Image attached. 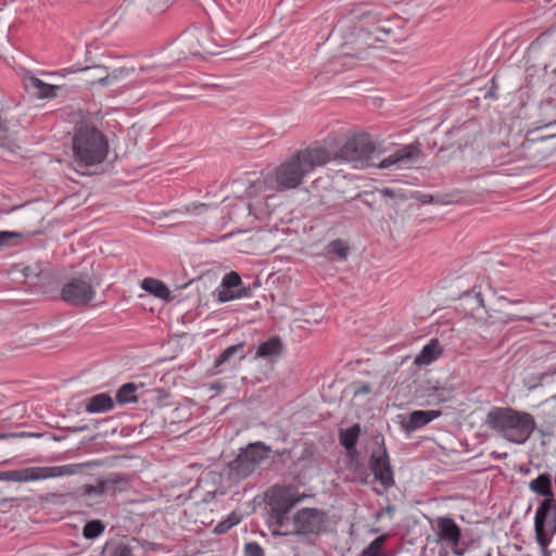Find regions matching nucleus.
Returning a JSON list of instances; mask_svg holds the SVG:
<instances>
[{"label": "nucleus", "instance_id": "obj_1", "mask_svg": "<svg viewBox=\"0 0 556 556\" xmlns=\"http://www.w3.org/2000/svg\"><path fill=\"white\" fill-rule=\"evenodd\" d=\"M327 149L333 154L330 162L350 163L353 167L377 166L381 169L390 167H395L396 169L412 168L418 163L421 153L419 143H410L397 149L394 153L376 164L374 162L376 147L367 134H358L351 137L337 151Z\"/></svg>", "mask_w": 556, "mask_h": 556}, {"label": "nucleus", "instance_id": "obj_2", "mask_svg": "<svg viewBox=\"0 0 556 556\" xmlns=\"http://www.w3.org/2000/svg\"><path fill=\"white\" fill-rule=\"evenodd\" d=\"M333 154L324 146H309L286 159L268 175L277 191L298 188L316 167L330 162Z\"/></svg>", "mask_w": 556, "mask_h": 556}, {"label": "nucleus", "instance_id": "obj_3", "mask_svg": "<svg viewBox=\"0 0 556 556\" xmlns=\"http://www.w3.org/2000/svg\"><path fill=\"white\" fill-rule=\"evenodd\" d=\"M485 424L490 429L516 444L525 443L536 426L531 414L509 407L492 408L486 415Z\"/></svg>", "mask_w": 556, "mask_h": 556}, {"label": "nucleus", "instance_id": "obj_4", "mask_svg": "<svg viewBox=\"0 0 556 556\" xmlns=\"http://www.w3.org/2000/svg\"><path fill=\"white\" fill-rule=\"evenodd\" d=\"M73 162L78 167H89L102 163L109 152L105 136L93 125L76 127L72 138Z\"/></svg>", "mask_w": 556, "mask_h": 556}, {"label": "nucleus", "instance_id": "obj_5", "mask_svg": "<svg viewBox=\"0 0 556 556\" xmlns=\"http://www.w3.org/2000/svg\"><path fill=\"white\" fill-rule=\"evenodd\" d=\"M84 467L81 464H68L47 467H25L15 470L0 471L1 481L29 482L51 478L74 476Z\"/></svg>", "mask_w": 556, "mask_h": 556}, {"label": "nucleus", "instance_id": "obj_6", "mask_svg": "<svg viewBox=\"0 0 556 556\" xmlns=\"http://www.w3.org/2000/svg\"><path fill=\"white\" fill-rule=\"evenodd\" d=\"M268 456L269 448L264 443H250L229 463V473L235 480L245 479L254 473Z\"/></svg>", "mask_w": 556, "mask_h": 556}, {"label": "nucleus", "instance_id": "obj_7", "mask_svg": "<svg viewBox=\"0 0 556 556\" xmlns=\"http://www.w3.org/2000/svg\"><path fill=\"white\" fill-rule=\"evenodd\" d=\"M534 532L535 540L545 555L556 533V506L553 505L552 498L543 500L538 507L534 516Z\"/></svg>", "mask_w": 556, "mask_h": 556}, {"label": "nucleus", "instance_id": "obj_8", "mask_svg": "<svg viewBox=\"0 0 556 556\" xmlns=\"http://www.w3.org/2000/svg\"><path fill=\"white\" fill-rule=\"evenodd\" d=\"M96 291L87 278H73L64 283L61 298L73 305H84L93 300Z\"/></svg>", "mask_w": 556, "mask_h": 556}, {"label": "nucleus", "instance_id": "obj_9", "mask_svg": "<svg viewBox=\"0 0 556 556\" xmlns=\"http://www.w3.org/2000/svg\"><path fill=\"white\" fill-rule=\"evenodd\" d=\"M435 542L455 549L462 539V530L451 517H438L433 528Z\"/></svg>", "mask_w": 556, "mask_h": 556}, {"label": "nucleus", "instance_id": "obj_10", "mask_svg": "<svg viewBox=\"0 0 556 556\" xmlns=\"http://www.w3.org/2000/svg\"><path fill=\"white\" fill-rule=\"evenodd\" d=\"M303 497L304 495H299L291 486H274L268 496V504L271 511L288 514Z\"/></svg>", "mask_w": 556, "mask_h": 556}, {"label": "nucleus", "instance_id": "obj_11", "mask_svg": "<svg viewBox=\"0 0 556 556\" xmlns=\"http://www.w3.org/2000/svg\"><path fill=\"white\" fill-rule=\"evenodd\" d=\"M207 39V31L202 29H193L184 33L176 43L178 50L177 60L188 59L189 56L201 55V40Z\"/></svg>", "mask_w": 556, "mask_h": 556}, {"label": "nucleus", "instance_id": "obj_12", "mask_svg": "<svg viewBox=\"0 0 556 556\" xmlns=\"http://www.w3.org/2000/svg\"><path fill=\"white\" fill-rule=\"evenodd\" d=\"M321 513L316 508H303L293 516V530L295 534H311L320 529Z\"/></svg>", "mask_w": 556, "mask_h": 556}, {"label": "nucleus", "instance_id": "obj_13", "mask_svg": "<svg viewBox=\"0 0 556 556\" xmlns=\"http://www.w3.org/2000/svg\"><path fill=\"white\" fill-rule=\"evenodd\" d=\"M370 469L377 480L389 489L394 484L393 472L390 466L389 455L386 448H378L370 457Z\"/></svg>", "mask_w": 556, "mask_h": 556}, {"label": "nucleus", "instance_id": "obj_14", "mask_svg": "<svg viewBox=\"0 0 556 556\" xmlns=\"http://www.w3.org/2000/svg\"><path fill=\"white\" fill-rule=\"evenodd\" d=\"M23 83L25 88L38 98H54L56 97V90L60 88L56 85L47 84L30 74L24 76Z\"/></svg>", "mask_w": 556, "mask_h": 556}, {"label": "nucleus", "instance_id": "obj_15", "mask_svg": "<svg viewBox=\"0 0 556 556\" xmlns=\"http://www.w3.org/2000/svg\"><path fill=\"white\" fill-rule=\"evenodd\" d=\"M439 416H441L440 410H414L409 414L408 420L402 424V428L406 433H410L428 425Z\"/></svg>", "mask_w": 556, "mask_h": 556}, {"label": "nucleus", "instance_id": "obj_16", "mask_svg": "<svg viewBox=\"0 0 556 556\" xmlns=\"http://www.w3.org/2000/svg\"><path fill=\"white\" fill-rule=\"evenodd\" d=\"M442 354V349L437 339L430 340L428 344H426L420 353L415 358V364L418 366L429 365L434 362Z\"/></svg>", "mask_w": 556, "mask_h": 556}, {"label": "nucleus", "instance_id": "obj_17", "mask_svg": "<svg viewBox=\"0 0 556 556\" xmlns=\"http://www.w3.org/2000/svg\"><path fill=\"white\" fill-rule=\"evenodd\" d=\"M244 344L239 343L235 345L228 346L215 361L214 367H213V374L218 375L224 371L223 366L226 364H232L235 365L236 362V355L239 352H242Z\"/></svg>", "mask_w": 556, "mask_h": 556}, {"label": "nucleus", "instance_id": "obj_18", "mask_svg": "<svg viewBox=\"0 0 556 556\" xmlns=\"http://www.w3.org/2000/svg\"><path fill=\"white\" fill-rule=\"evenodd\" d=\"M109 495H114L117 492H123L129 486V478L126 475L118 472H111L102 479Z\"/></svg>", "mask_w": 556, "mask_h": 556}, {"label": "nucleus", "instance_id": "obj_19", "mask_svg": "<svg viewBox=\"0 0 556 556\" xmlns=\"http://www.w3.org/2000/svg\"><path fill=\"white\" fill-rule=\"evenodd\" d=\"M114 406L112 397L106 393L91 396L86 404V412L90 414L104 413Z\"/></svg>", "mask_w": 556, "mask_h": 556}, {"label": "nucleus", "instance_id": "obj_20", "mask_svg": "<svg viewBox=\"0 0 556 556\" xmlns=\"http://www.w3.org/2000/svg\"><path fill=\"white\" fill-rule=\"evenodd\" d=\"M141 288L161 300H169L170 291L164 282L155 278H144Z\"/></svg>", "mask_w": 556, "mask_h": 556}, {"label": "nucleus", "instance_id": "obj_21", "mask_svg": "<svg viewBox=\"0 0 556 556\" xmlns=\"http://www.w3.org/2000/svg\"><path fill=\"white\" fill-rule=\"evenodd\" d=\"M214 294L217 298V301L219 303L229 302L232 300L243 299L250 295V289L249 287H242L238 290L236 289H224L223 286L219 285V287L216 289Z\"/></svg>", "mask_w": 556, "mask_h": 556}, {"label": "nucleus", "instance_id": "obj_22", "mask_svg": "<svg viewBox=\"0 0 556 556\" xmlns=\"http://www.w3.org/2000/svg\"><path fill=\"white\" fill-rule=\"evenodd\" d=\"M282 351V343L279 338H271L262 343L257 351L256 356L258 357H270L278 356Z\"/></svg>", "mask_w": 556, "mask_h": 556}, {"label": "nucleus", "instance_id": "obj_23", "mask_svg": "<svg viewBox=\"0 0 556 556\" xmlns=\"http://www.w3.org/2000/svg\"><path fill=\"white\" fill-rule=\"evenodd\" d=\"M529 488L532 492L546 496V498L553 500L551 479L547 475H540L538 478L530 482Z\"/></svg>", "mask_w": 556, "mask_h": 556}, {"label": "nucleus", "instance_id": "obj_24", "mask_svg": "<svg viewBox=\"0 0 556 556\" xmlns=\"http://www.w3.org/2000/svg\"><path fill=\"white\" fill-rule=\"evenodd\" d=\"M364 34L362 31H358L355 36V41L354 43L357 46L356 48V52L355 53H352L350 51H346L343 53V56L344 58H356L358 60H366L367 56H368V49H371L372 46L371 43H368V42H363L364 40Z\"/></svg>", "mask_w": 556, "mask_h": 556}, {"label": "nucleus", "instance_id": "obj_25", "mask_svg": "<svg viewBox=\"0 0 556 556\" xmlns=\"http://www.w3.org/2000/svg\"><path fill=\"white\" fill-rule=\"evenodd\" d=\"M136 391L137 386L135 383L129 382L123 384L116 393L117 403L126 404L137 402Z\"/></svg>", "mask_w": 556, "mask_h": 556}, {"label": "nucleus", "instance_id": "obj_26", "mask_svg": "<svg viewBox=\"0 0 556 556\" xmlns=\"http://www.w3.org/2000/svg\"><path fill=\"white\" fill-rule=\"evenodd\" d=\"M287 515L288 514H286V513H277V511L270 510V525L275 526V528H273V530H271L273 535L279 536V535H288V534L292 533V530L291 531H288V530L281 531L280 530V528L285 527L288 522Z\"/></svg>", "mask_w": 556, "mask_h": 556}, {"label": "nucleus", "instance_id": "obj_27", "mask_svg": "<svg viewBox=\"0 0 556 556\" xmlns=\"http://www.w3.org/2000/svg\"><path fill=\"white\" fill-rule=\"evenodd\" d=\"M148 4H165V2H128L125 11L131 15H137L140 20H146L149 17L147 11L150 10V7Z\"/></svg>", "mask_w": 556, "mask_h": 556}, {"label": "nucleus", "instance_id": "obj_28", "mask_svg": "<svg viewBox=\"0 0 556 556\" xmlns=\"http://www.w3.org/2000/svg\"><path fill=\"white\" fill-rule=\"evenodd\" d=\"M14 125L0 117V147L10 148L14 138Z\"/></svg>", "mask_w": 556, "mask_h": 556}, {"label": "nucleus", "instance_id": "obj_29", "mask_svg": "<svg viewBox=\"0 0 556 556\" xmlns=\"http://www.w3.org/2000/svg\"><path fill=\"white\" fill-rule=\"evenodd\" d=\"M359 425L356 424L352 426L351 428L340 433V443L348 450L354 447L359 435Z\"/></svg>", "mask_w": 556, "mask_h": 556}, {"label": "nucleus", "instance_id": "obj_30", "mask_svg": "<svg viewBox=\"0 0 556 556\" xmlns=\"http://www.w3.org/2000/svg\"><path fill=\"white\" fill-rule=\"evenodd\" d=\"M109 495L105 484L102 479L98 480L97 484H88L84 488V496L88 498H98Z\"/></svg>", "mask_w": 556, "mask_h": 556}, {"label": "nucleus", "instance_id": "obj_31", "mask_svg": "<svg viewBox=\"0 0 556 556\" xmlns=\"http://www.w3.org/2000/svg\"><path fill=\"white\" fill-rule=\"evenodd\" d=\"M24 237L23 232L18 231H0V249L16 245L17 242Z\"/></svg>", "mask_w": 556, "mask_h": 556}, {"label": "nucleus", "instance_id": "obj_32", "mask_svg": "<svg viewBox=\"0 0 556 556\" xmlns=\"http://www.w3.org/2000/svg\"><path fill=\"white\" fill-rule=\"evenodd\" d=\"M104 529L105 527L100 520H92L85 525L83 534L86 539L92 540L102 534Z\"/></svg>", "mask_w": 556, "mask_h": 556}, {"label": "nucleus", "instance_id": "obj_33", "mask_svg": "<svg viewBox=\"0 0 556 556\" xmlns=\"http://www.w3.org/2000/svg\"><path fill=\"white\" fill-rule=\"evenodd\" d=\"M83 73L88 74L89 72L94 73V75L90 76V78L97 79V81L101 85H109L111 81L115 79V77H111L110 75H104L105 68L96 66L92 68L86 67L81 70ZM91 83H94L96 80H90Z\"/></svg>", "mask_w": 556, "mask_h": 556}, {"label": "nucleus", "instance_id": "obj_34", "mask_svg": "<svg viewBox=\"0 0 556 556\" xmlns=\"http://www.w3.org/2000/svg\"><path fill=\"white\" fill-rule=\"evenodd\" d=\"M386 535L376 538L361 554V556H383L382 546L386 541Z\"/></svg>", "mask_w": 556, "mask_h": 556}, {"label": "nucleus", "instance_id": "obj_35", "mask_svg": "<svg viewBox=\"0 0 556 556\" xmlns=\"http://www.w3.org/2000/svg\"><path fill=\"white\" fill-rule=\"evenodd\" d=\"M220 286H223L224 289H240L242 288V280L241 277L237 271H230L226 274L220 282Z\"/></svg>", "mask_w": 556, "mask_h": 556}, {"label": "nucleus", "instance_id": "obj_36", "mask_svg": "<svg viewBox=\"0 0 556 556\" xmlns=\"http://www.w3.org/2000/svg\"><path fill=\"white\" fill-rule=\"evenodd\" d=\"M328 253L337 255L339 260H345L349 253V248L342 240H334L329 243Z\"/></svg>", "mask_w": 556, "mask_h": 556}, {"label": "nucleus", "instance_id": "obj_37", "mask_svg": "<svg viewBox=\"0 0 556 556\" xmlns=\"http://www.w3.org/2000/svg\"><path fill=\"white\" fill-rule=\"evenodd\" d=\"M205 54H210V55L219 54V51L217 50V46L213 42V39L211 38L208 33H207V39L201 40V55L204 56Z\"/></svg>", "mask_w": 556, "mask_h": 556}, {"label": "nucleus", "instance_id": "obj_38", "mask_svg": "<svg viewBox=\"0 0 556 556\" xmlns=\"http://www.w3.org/2000/svg\"><path fill=\"white\" fill-rule=\"evenodd\" d=\"M245 556H265L264 549L256 542H249L244 545Z\"/></svg>", "mask_w": 556, "mask_h": 556}, {"label": "nucleus", "instance_id": "obj_39", "mask_svg": "<svg viewBox=\"0 0 556 556\" xmlns=\"http://www.w3.org/2000/svg\"><path fill=\"white\" fill-rule=\"evenodd\" d=\"M148 7H150V10L147 11L149 16L160 15L168 9V5L166 3L165 4H148Z\"/></svg>", "mask_w": 556, "mask_h": 556}, {"label": "nucleus", "instance_id": "obj_40", "mask_svg": "<svg viewBox=\"0 0 556 556\" xmlns=\"http://www.w3.org/2000/svg\"><path fill=\"white\" fill-rule=\"evenodd\" d=\"M112 556H132V551L125 544H118L114 548Z\"/></svg>", "mask_w": 556, "mask_h": 556}, {"label": "nucleus", "instance_id": "obj_41", "mask_svg": "<svg viewBox=\"0 0 556 556\" xmlns=\"http://www.w3.org/2000/svg\"><path fill=\"white\" fill-rule=\"evenodd\" d=\"M43 269L40 268L39 265H35V266H27L25 269H24V275L25 277L27 278H30V277H38L40 275L43 274Z\"/></svg>", "mask_w": 556, "mask_h": 556}, {"label": "nucleus", "instance_id": "obj_42", "mask_svg": "<svg viewBox=\"0 0 556 556\" xmlns=\"http://www.w3.org/2000/svg\"><path fill=\"white\" fill-rule=\"evenodd\" d=\"M230 529H231L230 525L225 519L215 526L214 532L217 534H223V533H226Z\"/></svg>", "mask_w": 556, "mask_h": 556}, {"label": "nucleus", "instance_id": "obj_43", "mask_svg": "<svg viewBox=\"0 0 556 556\" xmlns=\"http://www.w3.org/2000/svg\"><path fill=\"white\" fill-rule=\"evenodd\" d=\"M466 299L473 301L476 303V308L484 306L483 298L480 293H475V295H472V296L467 294ZM472 309H475V307H472Z\"/></svg>", "mask_w": 556, "mask_h": 556}, {"label": "nucleus", "instance_id": "obj_44", "mask_svg": "<svg viewBox=\"0 0 556 556\" xmlns=\"http://www.w3.org/2000/svg\"><path fill=\"white\" fill-rule=\"evenodd\" d=\"M371 390L370 386L368 383H363L358 387H355L354 389V395H361V394H366V393H369Z\"/></svg>", "mask_w": 556, "mask_h": 556}, {"label": "nucleus", "instance_id": "obj_45", "mask_svg": "<svg viewBox=\"0 0 556 556\" xmlns=\"http://www.w3.org/2000/svg\"><path fill=\"white\" fill-rule=\"evenodd\" d=\"M226 521L230 525L232 528L233 526L238 525L241 521V516L237 513H231L227 518Z\"/></svg>", "mask_w": 556, "mask_h": 556}, {"label": "nucleus", "instance_id": "obj_46", "mask_svg": "<svg viewBox=\"0 0 556 556\" xmlns=\"http://www.w3.org/2000/svg\"><path fill=\"white\" fill-rule=\"evenodd\" d=\"M378 193L383 198H394L395 197V192L390 188L380 189V190H378Z\"/></svg>", "mask_w": 556, "mask_h": 556}, {"label": "nucleus", "instance_id": "obj_47", "mask_svg": "<svg viewBox=\"0 0 556 556\" xmlns=\"http://www.w3.org/2000/svg\"><path fill=\"white\" fill-rule=\"evenodd\" d=\"M250 188L251 189L256 188L258 191H261L264 188V182L261 180H257Z\"/></svg>", "mask_w": 556, "mask_h": 556}, {"label": "nucleus", "instance_id": "obj_48", "mask_svg": "<svg viewBox=\"0 0 556 556\" xmlns=\"http://www.w3.org/2000/svg\"><path fill=\"white\" fill-rule=\"evenodd\" d=\"M87 429V426H81L79 428H76L75 431H84Z\"/></svg>", "mask_w": 556, "mask_h": 556}, {"label": "nucleus", "instance_id": "obj_49", "mask_svg": "<svg viewBox=\"0 0 556 556\" xmlns=\"http://www.w3.org/2000/svg\"><path fill=\"white\" fill-rule=\"evenodd\" d=\"M554 126H556V119L546 125V127H554Z\"/></svg>", "mask_w": 556, "mask_h": 556}, {"label": "nucleus", "instance_id": "obj_50", "mask_svg": "<svg viewBox=\"0 0 556 556\" xmlns=\"http://www.w3.org/2000/svg\"><path fill=\"white\" fill-rule=\"evenodd\" d=\"M11 435H12V434L1 433V434H0V439H4V438L11 437Z\"/></svg>", "mask_w": 556, "mask_h": 556}, {"label": "nucleus", "instance_id": "obj_51", "mask_svg": "<svg viewBox=\"0 0 556 556\" xmlns=\"http://www.w3.org/2000/svg\"><path fill=\"white\" fill-rule=\"evenodd\" d=\"M197 208L203 210V208H206V205L205 204H200V205L197 206Z\"/></svg>", "mask_w": 556, "mask_h": 556}, {"label": "nucleus", "instance_id": "obj_52", "mask_svg": "<svg viewBox=\"0 0 556 556\" xmlns=\"http://www.w3.org/2000/svg\"><path fill=\"white\" fill-rule=\"evenodd\" d=\"M431 199H432V195H429L428 198H426V200L424 202L431 201Z\"/></svg>", "mask_w": 556, "mask_h": 556}, {"label": "nucleus", "instance_id": "obj_53", "mask_svg": "<svg viewBox=\"0 0 556 556\" xmlns=\"http://www.w3.org/2000/svg\"><path fill=\"white\" fill-rule=\"evenodd\" d=\"M431 199H432V195H429L428 198H426V200L424 202L431 201Z\"/></svg>", "mask_w": 556, "mask_h": 556}, {"label": "nucleus", "instance_id": "obj_54", "mask_svg": "<svg viewBox=\"0 0 556 556\" xmlns=\"http://www.w3.org/2000/svg\"><path fill=\"white\" fill-rule=\"evenodd\" d=\"M546 377H547V374H543V375L541 376V380L545 379Z\"/></svg>", "mask_w": 556, "mask_h": 556}, {"label": "nucleus", "instance_id": "obj_55", "mask_svg": "<svg viewBox=\"0 0 556 556\" xmlns=\"http://www.w3.org/2000/svg\"><path fill=\"white\" fill-rule=\"evenodd\" d=\"M243 358H244V355H240V356L238 357V359H239V361H241V359H243Z\"/></svg>", "mask_w": 556, "mask_h": 556}, {"label": "nucleus", "instance_id": "obj_56", "mask_svg": "<svg viewBox=\"0 0 556 556\" xmlns=\"http://www.w3.org/2000/svg\"><path fill=\"white\" fill-rule=\"evenodd\" d=\"M554 276L556 277V268H555V273H554Z\"/></svg>", "mask_w": 556, "mask_h": 556}]
</instances>
